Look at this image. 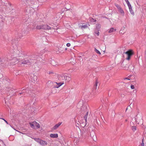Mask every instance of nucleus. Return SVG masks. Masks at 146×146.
<instances>
[{"instance_id":"16","label":"nucleus","mask_w":146,"mask_h":146,"mask_svg":"<svg viewBox=\"0 0 146 146\" xmlns=\"http://www.w3.org/2000/svg\"><path fill=\"white\" fill-rule=\"evenodd\" d=\"M99 31V30L98 31L96 30H95V34H96L98 36H99L100 35V32Z\"/></svg>"},{"instance_id":"23","label":"nucleus","mask_w":146,"mask_h":146,"mask_svg":"<svg viewBox=\"0 0 146 146\" xmlns=\"http://www.w3.org/2000/svg\"><path fill=\"white\" fill-rule=\"evenodd\" d=\"M131 89H134L135 88V86L133 85H131Z\"/></svg>"},{"instance_id":"4","label":"nucleus","mask_w":146,"mask_h":146,"mask_svg":"<svg viewBox=\"0 0 146 146\" xmlns=\"http://www.w3.org/2000/svg\"><path fill=\"white\" fill-rule=\"evenodd\" d=\"M64 84V81H61L60 82H54V88H58Z\"/></svg>"},{"instance_id":"34","label":"nucleus","mask_w":146,"mask_h":146,"mask_svg":"<svg viewBox=\"0 0 146 146\" xmlns=\"http://www.w3.org/2000/svg\"><path fill=\"white\" fill-rule=\"evenodd\" d=\"M22 94V93H20V94Z\"/></svg>"},{"instance_id":"8","label":"nucleus","mask_w":146,"mask_h":146,"mask_svg":"<svg viewBox=\"0 0 146 146\" xmlns=\"http://www.w3.org/2000/svg\"><path fill=\"white\" fill-rule=\"evenodd\" d=\"M58 78L59 80V81H60V82L61 81H63L64 80V75H58Z\"/></svg>"},{"instance_id":"28","label":"nucleus","mask_w":146,"mask_h":146,"mask_svg":"<svg viewBox=\"0 0 146 146\" xmlns=\"http://www.w3.org/2000/svg\"><path fill=\"white\" fill-rule=\"evenodd\" d=\"M3 119L7 123V124H8V122L5 120L4 119Z\"/></svg>"},{"instance_id":"33","label":"nucleus","mask_w":146,"mask_h":146,"mask_svg":"<svg viewBox=\"0 0 146 146\" xmlns=\"http://www.w3.org/2000/svg\"><path fill=\"white\" fill-rule=\"evenodd\" d=\"M92 20H94V19L92 18Z\"/></svg>"},{"instance_id":"35","label":"nucleus","mask_w":146,"mask_h":146,"mask_svg":"<svg viewBox=\"0 0 146 146\" xmlns=\"http://www.w3.org/2000/svg\"><path fill=\"white\" fill-rule=\"evenodd\" d=\"M125 79H127V78H125Z\"/></svg>"},{"instance_id":"31","label":"nucleus","mask_w":146,"mask_h":146,"mask_svg":"<svg viewBox=\"0 0 146 146\" xmlns=\"http://www.w3.org/2000/svg\"><path fill=\"white\" fill-rule=\"evenodd\" d=\"M0 76H1V77H2V75L1 74H0Z\"/></svg>"},{"instance_id":"5","label":"nucleus","mask_w":146,"mask_h":146,"mask_svg":"<svg viewBox=\"0 0 146 146\" xmlns=\"http://www.w3.org/2000/svg\"><path fill=\"white\" fill-rule=\"evenodd\" d=\"M36 141L40 144L43 145H46L47 144V142L46 141H43L39 139H37Z\"/></svg>"},{"instance_id":"29","label":"nucleus","mask_w":146,"mask_h":146,"mask_svg":"<svg viewBox=\"0 0 146 146\" xmlns=\"http://www.w3.org/2000/svg\"><path fill=\"white\" fill-rule=\"evenodd\" d=\"M144 145V143H143V139H142V145Z\"/></svg>"},{"instance_id":"24","label":"nucleus","mask_w":146,"mask_h":146,"mask_svg":"<svg viewBox=\"0 0 146 146\" xmlns=\"http://www.w3.org/2000/svg\"><path fill=\"white\" fill-rule=\"evenodd\" d=\"M130 11L131 13L132 14V15H133L134 14V12L133 11L132 9H131V11Z\"/></svg>"},{"instance_id":"3","label":"nucleus","mask_w":146,"mask_h":146,"mask_svg":"<svg viewBox=\"0 0 146 146\" xmlns=\"http://www.w3.org/2000/svg\"><path fill=\"white\" fill-rule=\"evenodd\" d=\"M125 53L126 54L127 56L126 58V59L129 60L130 59L131 56L133 54V52L132 50H131L126 52Z\"/></svg>"},{"instance_id":"12","label":"nucleus","mask_w":146,"mask_h":146,"mask_svg":"<svg viewBox=\"0 0 146 146\" xmlns=\"http://www.w3.org/2000/svg\"><path fill=\"white\" fill-rule=\"evenodd\" d=\"M64 80H67V81L70 80L71 79L70 77L66 75H64Z\"/></svg>"},{"instance_id":"1","label":"nucleus","mask_w":146,"mask_h":146,"mask_svg":"<svg viewBox=\"0 0 146 146\" xmlns=\"http://www.w3.org/2000/svg\"><path fill=\"white\" fill-rule=\"evenodd\" d=\"M37 29H43L45 30H49L51 29V28L47 25L40 24L38 25L36 27Z\"/></svg>"},{"instance_id":"26","label":"nucleus","mask_w":146,"mask_h":146,"mask_svg":"<svg viewBox=\"0 0 146 146\" xmlns=\"http://www.w3.org/2000/svg\"><path fill=\"white\" fill-rule=\"evenodd\" d=\"M97 83H96V84H95V86H94V88H95V89H96V88H97Z\"/></svg>"},{"instance_id":"15","label":"nucleus","mask_w":146,"mask_h":146,"mask_svg":"<svg viewBox=\"0 0 146 146\" xmlns=\"http://www.w3.org/2000/svg\"><path fill=\"white\" fill-rule=\"evenodd\" d=\"M101 28V25L99 24L97 25L96 30H99Z\"/></svg>"},{"instance_id":"19","label":"nucleus","mask_w":146,"mask_h":146,"mask_svg":"<svg viewBox=\"0 0 146 146\" xmlns=\"http://www.w3.org/2000/svg\"><path fill=\"white\" fill-rule=\"evenodd\" d=\"M95 51L96 53L99 54H101V53L96 48H95Z\"/></svg>"},{"instance_id":"25","label":"nucleus","mask_w":146,"mask_h":146,"mask_svg":"<svg viewBox=\"0 0 146 146\" xmlns=\"http://www.w3.org/2000/svg\"><path fill=\"white\" fill-rule=\"evenodd\" d=\"M66 46L68 47H69L70 46V43H68L66 44Z\"/></svg>"},{"instance_id":"17","label":"nucleus","mask_w":146,"mask_h":146,"mask_svg":"<svg viewBox=\"0 0 146 146\" xmlns=\"http://www.w3.org/2000/svg\"><path fill=\"white\" fill-rule=\"evenodd\" d=\"M88 114V112H87L86 113L85 115L84 116V118L85 119V121L86 122L87 120V118Z\"/></svg>"},{"instance_id":"14","label":"nucleus","mask_w":146,"mask_h":146,"mask_svg":"<svg viewBox=\"0 0 146 146\" xmlns=\"http://www.w3.org/2000/svg\"><path fill=\"white\" fill-rule=\"evenodd\" d=\"M118 10L121 14H124V12L123 10L121 8V7L118 9Z\"/></svg>"},{"instance_id":"7","label":"nucleus","mask_w":146,"mask_h":146,"mask_svg":"<svg viewBox=\"0 0 146 146\" xmlns=\"http://www.w3.org/2000/svg\"><path fill=\"white\" fill-rule=\"evenodd\" d=\"M126 32L125 28V27H123L121 28L119 31V33L122 34H123Z\"/></svg>"},{"instance_id":"20","label":"nucleus","mask_w":146,"mask_h":146,"mask_svg":"<svg viewBox=\"0 0 146 146\" xmlns=\"http://www.w3.org/2000/svg\"><path fill=\"white\" fill-rule=\"evenodd\" d=\"M115 6L118 9L120 7L117 4L115 3Z\"/></svg>"},{"instance_id":"27","label":"nucleus","mask_w":146,"mask_h":146,"mask_svg":"<svg viewBox=\"0 0 146 146\" xmlns=\"http://www.w3.org/2000/svg\"><path fill=\"white\" fill-rule=\"evenodd\" d=\"M127 4L128 6L129 5H130L129 2L128 1H127Z\"/></svg>"},{"instance_id":"18","label":"nucleus","mask_w":146,"mask_h":146,"mask_svg":"<svg viewBox=\"0 0 146 146\" xmlns=\"http://www.w3.org/2000/svg\"><path fill=\"white\" fill-rule=\"evenodd\" d=\"M131 129L133 131H135L137 129L136 127L135 126H132L131 127Z\"/></svg>"},{"instance_id":"32","label":"nucleus","mask_w":146,"mask_h":146,"mask_svg":"<svg viewBox=\"0 0 146 146\" xmlns=\"http://www.w3.org/2000/svg\"><path fill=\"white\" fill-rule=\"evenodd\" d=\"M127 1H128V0H125V1L127 2Z\"/></svg>"},{"instance_id":"6","label":"nucleus","mask_w":146,"mask_h":146,"mask_svg":"<svg viewBox=\"0 0 146 146\" xmlns=\"http://www.w3.org/2000/svg\"><path fill=\"white\" fill-rule=\"evenodd\" d=\"M19 62H20V63L23 64H30L29 61L28 60H19Z\"/></svg>"},{"instance_id":"9","label":"nucleus","mask_w":146,"mask_h":146,"mask_svg":"<svg viewBox=\"0 0 146 146\" xmlns=\"http://www.w3.org/2000/svg\"><path fill=\"white\" fill-rule=\"evenodd\" d=\"M78 25L79 28L81 29H85L88 27L87 25H81L80 23H79L78 24Z\"/></svg>"},{"instance_id":"21","label":"nucleus","mask_w":146,"mask_h":146,"mask_svg":"<svg viewBox=\"0 0 146 146\" xmlns=\"http://www.w3.org/2000/svg\"><path fill=\"white\" fill-rule=\"evenodd\" d=\"M55 62L54 61H53L52 62V65L53 66H56V64H55Z\"/></svg>"},{"instance_id":"30","label":"nucleus","mask_w":146,"mask_h":146,"mask_svg":"<svg viewBox=\"0 0 146 146\" xmlns=\"http://www.w3.org/2000/svg\"><path fill=\"white\" fill-rule=\"evenodd\" d=\"M49 74H53V72H50Z\"/></svg>"},{"instance_id":"22","label":"nucleus","mask_w":146,"mask_h":146,"mask_svg":"<svg viewBox=\"0 0 146 146\" xmlns=\"http://www.w3.org/2000/svg\"><path fill=\"white\" fill-rule=\"evenodd\" d=\"M128 6L129 7V11H131V9H132V7L131 6V5H129Z\"/></svg>"},{"instance_id":"11","label":"nucleus","mask_w":146,"mask_h":146,"mask_svg":"<svg viewBox=\"0 0 146 146\" xmlns=\"http://www.w3.org/2000/svg\"><path fill=\"white\" fill-rule=\"evenodd\" d=\"M62 123L59 122L58 123L56 124L53 127V129H57L61 124Z\"/></svg>"},{"instance_id":"10","label":"nucleus","mask_w":146,"mask_h":146,"mask_svg":"<svg viewBox=\"0 0 146 146\" xmlns=\"http://www.w3.org/2000/svg\"><path fill=\"white\" fill-rule=\"evenodd\" d=\"M50 137L52 138H56L58 137V135L57 133L51 134L50 135Z\"/></svg>"},{"instance_id":"2","label":"nucleus","mask_w":146,"mask_h":146,"mask_svg":"<svg viewBox=\"0 0 146 146\" xmlns=\"http://www.w3.org/2000/svg\"><path fill=\"white\" fill-rule=\"evenodd\" d=\"M29 124L31 127L33 129H38L40 127L39 123L35 121L30 122Z\"/></svg>"},{"instance_id":"13","label":"nucleus","mask_w":146,"mask_h":146,"mask_svg":"<svg viewBox=\"0 0 146 146\" xmlns=\"http://www.w3.org/2000/svg\"><path fill=\"white\" fill-rule=\"evenodd\" d=\"M116 30L115 29H114L113 28H112L109 29L108 33H111L115 31Z\"/></svg>"}]
</instances>
